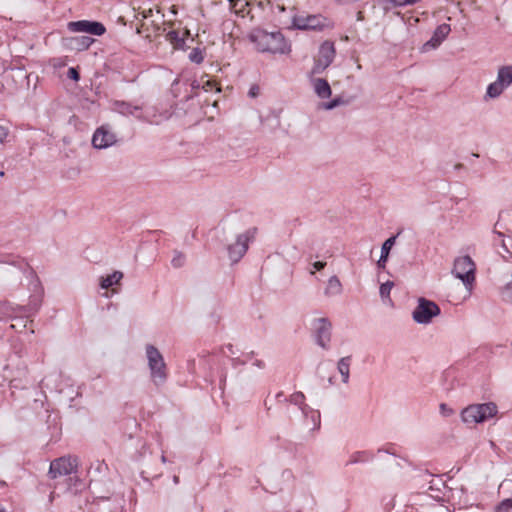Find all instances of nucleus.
Here are the masks:
<instances>
[{"instance_id":"1","label":"nucleus","mask_w":512,"mask_h":512,"mask_svg":"<svg viewBox=\"0 0 512 512\" xmlns=\"http://www.w3.org/2000/svg\"><path fill=\"white\" fill-rule=\"evenodd\" d=\"M250 40L256 44L257 49L261 52L286 54L291 51L290 44L279 31L267 32L259 29L250 35Z\"/></svg>"},{"instance_id":"2","label":"nucleus","mask_w":512,"mask_h":512,"mask_svg":"<svg viewBox=\"0 0 512 512\" xmlns=\"http://www.w3.org/2000/svg\"><path fill=\"white\" fill-rule=\"evenodd\" d=\"M497 405L494 402L471 404L461 412L462 421L467 424L483 423L496 416Z\"/></svg>"},{"instance_id":"3","label":"nucleus","mask_w":512,"mask_h":512,"mask_svg":"<svg viewBox=\"0 0 512 512\" xmlns=\"http://www.w3.org/2000/svg\"><path fill=\"white\" fill-rule=\"evenodd\" d=\"M146 357L151 380L156 386L164 384L167 380V369L162 354L154 345L148 344L146 345Z\"/></svg>"},{"instance_id":"4","label":"nucleus","mask_w":512,"mask_h":512,"mask_svg":"<svg viewBox=\"0 0 512 512\" xmlns=\"http://www.w3.org/2000/svg\"><path fill=\"white\" fill-rule=\"evenodd\" d=\"M257 229L250 228L236 236L234 243L226 244L228 258L232 264L238 263L246 254L249 243L254 240Z\"/></svg>"},{"instance_id":"5","label":"nucleus","mask_w":512,"mask_h":512,"mask_svg":"<svg viewBox=\"0 0 512 512\" xmlns=\"http://www.w3.org/2000/svg\"><path fill=\"white\" fill-rule=\"evenodd\" d=\"M333 26V22L321 14L296 15L292 19V27L298 30L323 31Z\"/></svg>"},{"instance_id":"6","label":"nucleus","mask_w":512,"mask_h":512,"mask_svg":"<svg viewBox=\"0 0 512 512\" xmlns=\"http://www.w3.org/2000/svg\"><path fill=\"white\" fill-rule=\"evenodd\" d=\"M475 270L476 266L472 258L465 255L454 260L452 274L468 287L475 281Z\"/></svg>"},{"instance_id":"7","label":"nucleus","mask_w":512,"mask_h":512,"mask_svg":"<svg viewBox=\"0 0 512 512\" xmlns=\"http://www.w3.org/2000/svg\"><path fill=\"white\" fill-rule=\"evenodd\" d=\"M439 306L424 297L418 299V305L412 313L413 320L418 324H428L432 321L433 317L440 314Z\"/></svg>"},{"instance_id":"8","label":"nucleus","mask_w":512,"mask_h":512,"mask_svg":"<svg viewBox=\"0 0 512 512\" xmlns=\"http://www.w3.org/2000/svg\"><path fill=\"white\" fill-rule=\"evenodd\" d=\"M336 55L335 45L331 41H324L318 52V57L314 60L312 74L323 73L334 61Z\"/></svg>"},{"instance_id":"9","label":"nucleus","mask_w":512,"mask_h":512,"mask_svg":"<svg viewBox=\"0 0 512 512\" xmlns=\"http://www.w3.org/2000/svg\"><path fill=\"white\" fill-rule=\"evenodd\" d=\"M512 84V65L502 66L498 70L497 79L489 84L486 96L489 98L499 97L503 91Z\"/></svg>"},{"instance_id":"10","label":"nucleus","mask_w":512,"mask_h":512,"mask_svg":"<svg viewBox=\"0 0 512 512\" xmlns=\"http://www.w3.org/2000/svg\"><path fill=\"white\" fill-rule=\"evenodd\" d=\"M78 466V458L73 456H63L53 460L49 467L48 475L51 479L60 476L70 475L76 472Z\"/></svg>"},{"instance_id":"11","label":"nucleus","mask_w":512,"mask_h":512,"mask_svg":"<svg viewBox=\"0 0 512 512\" xmlns=\"http://www.w3.org/2000/svg\"><path fill=\"white\" fill-rule=\"evenodd\" d=\"M67 27L71 32H85L96 36H101L106 32L105 26L98 21H71L67 24Z\"/></svg>"},{"instance_id":"12","label":"nucleus","mask_w":512,"mask_h":512,"mask_svg":"<svg viewBox=\"0 0 512 512\" xmlns=\"http://www.w3.org/2000/svg\"><path fill=\"white\" fill-rule=\"evenodd\" d=\"M332 324L328 318L322 317L315 320V340L323 349H328L331 341Z\"/></svg>"},{"instance_id":"13","label":"nucleus","mask_w":512,"mask_h":512,"mask_svg":"<svg viewBox=\"0 0 512 512\" xmlns=\"http://www.w3.org/2000/svg\"><path fill=\"white\" fill-rule=\"evenodd\" d=\"M116 141V135L107 126L97 128L92 137V145L96 149L108 148Z\"/></svg>"},{"instance_id":"14","label":"nucleus","mask_w":512,"mask_h":512,"mask_svg":"<svg viewBox=\"0 0 512 512\" xmlns=\"http://www.w3.org/2000/svg\"><path fill=\"white\" fill-rule=\"evenodd\" d=\"M113 110L123 116H133L137 119H142V105L133 104L126 101H114Z\"/></svg>"},{"instance_id":"15","label":"nucleus","mask_w":512,"mask_h":512,"mask_svg":"<svg viewBox=\"0 0 512 512\" xmlns=\"http://www.w3.org/2000/svg\"><path fill=\"white\" fill-rule=\"evenodd\" d=\"M28 315V306H12L8 303H0V321L22 318Z\"/></svg>"},{"instance_id":"16","label":"nucleus","mask_w":512,"mask_h":512,"mask_svg":"<svg viewBox=\"0 0 512 512\" xmlns=\"http://www.w3.org/2000/svg\"><path fill=\"white\" fill-rule=\"evenodd\" d=\"M284 401H289L293 403L294 405L299 406V409L304 414V416L308 415V412H311L312 419L317 427L320 425V414L318 412H314L307 404H305V395L302 392H295L293 393L289 399L284 398Z\"/></svg>"},{"instance_id":"17","label":"nucleus","mask_w":512,"mask_h":512,"mask_svg":"<svg viewBox=\"0 0 512 512\" xmlns=\"http://www.w3.org/2000/svg\"><path fill=\"white\" fill-rule=\"evenodd\" d=\"M450 31L451 27L449 24L443 23L439 25L433 32L431 39L424 44L423 48L425 50L437 48L447 38Z\"/></svg>"},{"instance_id":"18","label":"nucleus","mask_w":512,"mask_h":512,"mask_svg":"<svg viewBox=\"0 0 512 512\" xmlns=\"http://www.w3.org/2000/svg\"><path fill=\"white\" fill-rule=\"evenodd\" d=\"M68 46L77 51H84L88 49L95 41L90 36H76L67 39Z\"/></svg>"},{"instance_id":"19","label":"nucleus","mask_w":512,"mask_h":512,"mask_svg":"<svg viewBox=\"0 0 512 512\" xmlns=\"http://www.w3.org/2000/svg\"><path fill=\"white\" fill-rule=\"evenodd\" d=\"M315 93L321 99H326L331 96V87L328 81L324 78H316L313 80Z\"/></svg>"},{"instance_id":"20","label":"nucleus","mask_w":512,"mask_h":512,"mask_svg":"<svg viewBox=\"0 0 512 512\" xmlns=\"http://www.w3.org/2000/svg\"><path fill=\"white\" fill-rule=\"evenodd\" d=\"M397 235L389 237L387 240L384 241L381 247V255L377 262V266L379 268H384L385 264L388 260L390 250L392 249L393 245L395 244Z\"/></svg>"},{"instance_id":"21","label":"nucleus","mask_w":512,"mask_h":512,"mask_svg":"<svg viewBox=\"0 0 512 512\" xmlns=\"http://www.w3.org/2000/svg\"><path fill=\"white\" fill-rule=\"evenodd\" d=\"M123 273L121 271H114L112 274L107 276H101L99 278V286L101 289H108L113 285L120 284V281L123 279Z\"/></svg>"},{"instance_id":"22","label":"nucleus","mask_w":512,"mask_h":512,"mask_svg":"<svg viewBox=\"0 0 512 512\" xmlns=\"http://www.w3.org/2000/svg\"><path fill=\"white\" fill-rule=\"evenodd\" d=\"M351 361V356H345L342 357L337 363V370L340 373L342 382L344 384H348L349 382Z\"/></svg>"},{"instance_id":"23","label":"nucleus","mask_w":512,"mask_h":512,"mask_svg":"<svg viewBox=\"0 0 512 512\" xmlns=\"http://www.w3.org/2000/svg\"><path fill=\"white\" fill-rule=\"evenodd\" d=\"M342 293V284L337 276H331L325 289V295L336 296Z\"/></svg>"},{"instance_id":"24","label":"nucleus","mask_w":512,"mask_h":512,"mask_svg":"<svg viewBox=\"0 0 512 512\" xmlns=\"http://www.w3.org/2000/svg\"><path fill=\"white\" fill-rule=\"evenodd\" d=\"M167 40L173 45L175 49H184L185 40L183 37H180L179 33L175 30H172L166 35Z\"/></svg>"},{"instance_id":"25","label":"nucleus","mask_w":512,"mask_h":512,"mask_svg":"<svg viewBox=\"0 0 512 512\" xmlns=\"http://www.w3.org/2000/svg\"><path fill=\"white\" fill-rule=\"evenodd\" d=\"M186 256L183 252L175 250L174 256L171 260V264L174 268H181L185 265Z\"/></svg>"},{"instance_id":"26","label":"nucleus","mask_w":512,"mask_h":512,"mask_svg":"<svg viewBox=\"0 0 512 512\" xmlns=\"http://www.w3.org/2000/svg\"><path fill=\"white\" fill-rule=\"evenodd\" d=\"M107 470H108L107 464L104 461L97 460L95 463L91 464V466L88 470V473L89 474H93V473L101 474V473L106 472Z\"/></svg>"},{"instance_id":"27","label":"nucleus","mask_w":512,"mask_h":512,"mask_svg":"<svg viewBox=\"0 0 512 512\" xmlns=\"http://www.w3.org/2000/svg\"><path fill=\"white\" fill-rule=\"evenodd\" d=\"M393 286H394V282H392V281H387L380 286L379 292H380V296L383 301H385L386 299L391 301L390 292H391V289Z\"/></svg>"},{"instance_id":"28","label":"nucleus","mask_w":512,"mask_h":512,"mask_svg":"<svg viewBox=\"0 0 512 512\" xmlns=\"http://www.w3.org/2000/svg\"><path fill=\"white\" fill-rule=\"evenodd\" d=\"M370 459V456L365 451H358L352 454L348 464H356L359 462H365Z\"/></svg>"},{"instance_id":"29","label":"nucleus","mask_w":512,"mask_h":512,"mask_svg":"<svg viewBox=\"0 0 512 512\" xmlns=\"http://www.w3.org/2000/svg\"><path fill=\"white\" fill-rule=\"evenodd\" d=\"M189 60L193 63L200 64L203 62V52L200 48H194L189 54Z\"/></svg>"},{"instance_id":"30","label":"nucleus","mask_w":512,"mask_h":512,"mask_svg":"<svg viewBox=\"0 0 512 512\" xmlns=\"http://www.w3.org/2000/svg\"><path fill=\"white\" fill-rule=\"evenodd\" d=\"M32 314V309L30 307H28V315L27 316H23L22 318H16L14 319L15 321H17V324H11L10 325V328L12 329H23L26 327V318H28L30 315Z\"/></svg>"},{"instance_id":"31","label":"nucleus","mask_w":512,"mask_h":512,"mask_svg":"<svg viewBox=\"0 0 512 512\" xmlns=\"http://www.w3.org/2000/svg\"><path fill=\"white\" fill-rule=\"evenodd\" d=\"M495 512H512V498L505 499L496 507Z\"/></svg>"},{"instance_id":"32","label":"nucleus","mask_w":512,"mask_h":512,"mask_svg":"<svg viewBox=\"0 0 512 512\" xmlns=\"http://www.w3.org/2000/svg\"><path fill=\"white\" fill-rule=\"evenodd\" d=\"M343 103V100L340 97H337L329 102L323 103L322 106L326 110H332Z\"/></svg>"},{"instance_id":"33","label":"nucleus","mask_w":512,"mask_h":512,"mask_svg":"<svg viewBox=\"0 0 512 512\" xmlns=\"http://www.w3.org/2000/svg\"><path fill=\"white\" fill-rule=\"evenodd\" d=\"M386 1L392 3L396 7H402L405 5L416 4V2L414 0H386Z\"/></svg>"},{"instance_id":"34","label":"nucleus","mask_w":512,"mask_h":512,"mask_svg":"<svg viewBox=\"0 0 512 512\" xmlns=\"http://www.w3.org/2000/svg\"><path fill=\"white\" fill-rule=\"evenodd\" d=\"M67 77L74 81H78L80 79V73L77 68L71 67L68 69Z\"/></svg>"},{"instance_id":"35","label":"nucleus","mask_w":512,"mask_h":512,"mask_svg":"<svg viewBox=\"0 0 512 512\" xmlns=\"http://www.w3.org/2000/svg\"><path fill=\"white\" fill-rule=\"evenodd\" d=\"M440 411H441L442 415H444L446 417L452 415V413H453V410L445 403L440 404Z\"/></svg>"},{"instance_id":"36","label":"nucleus","mask_w":512,"mask_h":512,"mask_svg":"<svg viewBox=\"0 0 512 512\" xmlns=\"http://www.w3.org/2000/svg\"><path fill=\"white\" fill-rule=\"evenodd\" d=\"M215 87V82L212 80H206L205 82L202 81V89L206 92L212 91Z\"/></svg>"},{"instance_id":"37","label":"nucleus","mask_w":512,"mask_h":512,"mask_svg":"<svg viewBox=\"0 0 512 512\" xmlns=\"http://www.w3.org/2000/svg\"><path fill=\"white\" fill-rule=\"evenodd\" d=\"M327 265L326 262H323V261H316L312 264L313 268L317 271H321L325 268V266Z\"/></svg>"},{"instance_id":"38","label":"nucleus","mask_w":512,"mask_h":512,"mask_svg":"<svg viewBox=\"0 0 512 512\" xmlns=\"http://www.w3.org/2000/svg\"><path fill=\"white\" fill-rule=\"evenodd\" d=\"M8 136V130L4 126L0 125V143H3V141Z\"/></svg>"},{"instance_id":"39","label":"nucleus","mask_w":512,"mask_h":512,"mask_svg":"<svg viewBox=\"0 0 512 512\" xmlns=\"http://www.w3.org/2000/svg\"><path fill=\"white\" fill-rule=\"evenodd\" d=\"M191 88L195 92L197 90H199L200 88L202 89V80H194V81H192Z\"/></svg>"},{"instance_id":"40","label":"nucleus","mask_w":512,"mask_h":512,"mask_svg":"<svg viewBox=\"0 0 512 512\" xmlns=\"http://www.w3.org/2000/svg\"><path fill=\"white\" fill-rule=\"evenodd\" d=\"M394 507V498H391L387 503L384 504V510L390 511Z\"/></svg>"},{"instance_id":"41","label":"nucleus","mask_w":512,"mask_h":512,"mask_svg":"<svg viewBox=\"0 0 512 512\" xmlns=\"http://www.w3.org/2000/svg\"><path fill=\"white\" fill-rule=\"evenodd\" d=\"M231 361L234 367L245 364V361H242L240 358H232Z\"/></svg>"},{"instance_id":"42","label":"nucleus","mask_w":512,"mask_h":512,"mask_svg":"<svg viewBox=\"0 0 512 512\" xmlns=\"http://www.w3.org/2000/svg\"><path fill=\"white\" fill-rule=\"evenodd\" d=\"M249 95L254 97L257 95V88L255 87H252L250 90H249Z\"/></svg>"},{"instance_id":"43","label":"nucleus","mask_w":512,"mask_h":512,"mask_svg":"<svg viewBox=\"0 0 512 512\" xmlns=\"http://www.w3.org/2000/svg\"><path fill=\"white\" fill-rule=\"evenodd\" d=\"M254 365H255V366H257V367H259V368H263V367H264V363H263V361H261V360H256V361L254 362Z\"/></svg>"},{"instance_id":"44","label":"nucleus","mask_w":512,"mask_h":512,"mask_svg":"<svg viewBox=\"0 0 512 512\" xmlns=\"http://www.w3.org/2000/svg\"><path fill=\"white\" fill-rule=\"evenodd\" d=\"M284 397V393L281 391V392H278L276 395H275V398L278 400V401H281V399Z\"/></svg>"},{"instance_id":"45","label":"nucleus","mask_w":512,"mask_h":512,"mask_svg":"<svg viewBox=\"0 0 512 512\" xmlns=\"http://www.w3.org/2000/svg\"><path fill=\"white\" fill-rule=\"evenodd\" d=\"M463 168H464V165H463V164H461V163H458V164H456V165L454 166V169H455V170H460V169H463Z\"/></svg>"},{"instance_id":"46","label":"nucleus","mask_w":512,"mask_h":512,"mask_svg":"<svg viewBox=\"0 0 512 512\" xmlns=\"http://www.w3.org/2000/svg\"><path fill=\"white\" fill-rule=\"evenodd\" d=\"M226 349H227L230 353H232V354L234 353V351H233V345H232V344H228V345H226Z\"/></svg>"},{"instance_id":"47","label":"nucleus","mask_w":512,"mask_h":512,"mask_svg":"<svg viewBox=\"0 0 512 512\" xmlns=\"http://www.w3.org/2000/svg\"><path fill=\"white\" fill-rule=\"evenodd\" d=\"M498 226H500L499 222H497V223L495 224V230H494V232H495V233H497L499 236H503V234H502L501 232H499V231H497V230H496V228H497Z\"/></svg>"},{"instance_id":"48","label":"nucleus","mask_w":512,"mask_h":512,"mask_svg":"<svg viewBox=\"0 0 512 512\" xmlns=\"http://www.w3.org/2000/svg\"><path fill=\"white\" fill-rule=\"evenodd\" d=\"M225 381H226V375H223L221 377V381H220L221 382V386L224 385Z\"/></svg>"},{"instance_id":"49","label":"nucleus","mask_w":512,"mask_h":512,"mask_svg":"<svg viewBox=\"0 0 512 512\" xmlns=\"http://www.w3.org/2000/svg\"><path fill=\"white\" fill-rule=\"evenodd\" d=\"M178 83H179V79H178V78H176V79L173 81V83H172V87H174V86H175V85H177Z\"/></svg>"},{"instance_id":"50","label":"nucleus","mask_w":512,"mask_h":512,"mask_svg":"<svg viewBox=\"0 0 512 512\" xmlns=\"http://www.w3.org/2000/svg\"><path fill=\"white\" fill-rule=\"evenodd\" d=\"M333 379H334V377H332V376H331V377H329V379H328V381H329V383H330L331 385H332V384H334V380H333Z\"/></svg>"},{"instance_id":"51","label":"nucleus","mask_w":512,"mask_h":512,"mask_svg":"<svg viewBox=\"0 0 512 512\" xmlns=\"http://www.w3.org/2000/svg\"><path fill=\"white\" fill-rule=\"evenodd\" d=\"M178 481H179V478L177 476H174V482L178 483Z\"/></svg>"},{"instance_id":"52","label":"nucleus","mask_w":512,"mask_h":512,"mask_svg":"<svg viewBox=\"0 0 512 512\" xmlns=\"http://www.w3.org/2000/svg\"><path fill=\"white\" fill-rule=\"evenodd\" d=\"M472 155H473V158H478L479 157V154H477V153H473Z\"/></svg>"},{"instance_id":"53","label":"nucleus","mask_w":512,"mask_h":512,"mask_svg":"<svg viewBox=\"0 0 512 512\" xmlns=\"http://www.w3.org/2000/svg\"><path fill=\"white\" fill-rule=\"evenodd\" d=\"M161 459H162V461H163V462H165V461H166V458H165V456H164V455H162Z\"/></svg>"},{"instance_id":"54","label":"nucleus","mask_w":512,"mask_h":512,"mask_svg":"<svg viewBox=\"0 0 512 512\" xmlns=\"http://www.w3.org/2000/svg\"><path fill=\"white\" fill-rule=\"evenodd\" d=\"M279 9H280L281 11H284V10H285V8H284L283 6H281V7L279 6Z\"/></svg>"},{"instance_id":"55","label":"nucleus","mask_w":512,"mask_h":512,"mask_svg":"<svg viewBox=\"0 0 512 512\" xmlns=\"http://www.w3.org/2000/svg\"><path fill=\"white\" fill-rule=\"evenodd\" d=\"M235 1H236V0H229V2H230L231 4H234V2H235Z\"/></svg>"},{"instance_id":"56","label":"nucleus","mask_w":512,"mask_h":512,"mask_svg":"<svg viewBox=\"0 0 512 512\" xmlns=\"http://www.w3.org/2000/svg\"><path fill=\"white\" fill-rule=\"evenodd\" d=\"M0 512H5V511L0 509Z\"/></svg>"}]
</instances>
